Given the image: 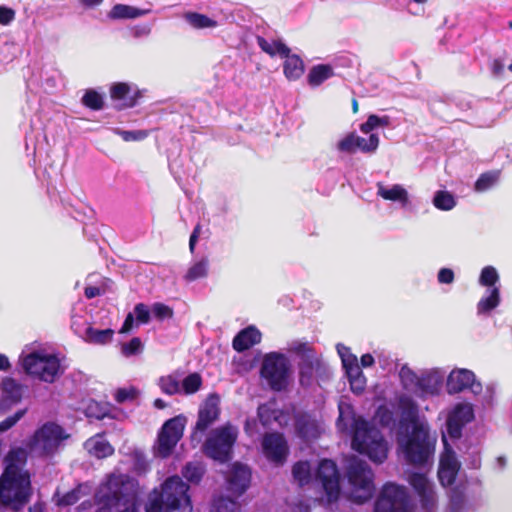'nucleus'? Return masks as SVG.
<instances>
[{
    "instance_id": "obj_1",
    "label": "nucleus",
    "mask_w": 512,
    "mask_h": 512,
    "mask_svg": "<svg viewBox=\"0 0 512 512\" xmlns=\"http://www.w3.org/2000/svg\"><path fill=\"white\" fill-rule=\"evenodd\" d=\"M399 406L402 418L398 445L409 464L423 465L434 453L436 438L431 436L428 424L419 419L418 406L413 399L401 397Z\"/></svg>"
},
{
    "instance_id": "obj_2",
    "label": "nucleus",
    "mask_w": 512,
    "mask_h": 512,
    "mask_svg": "<svg viewBox=\"0 0 512 512\" xmlns=\"http://www.w3.org/2000/svg\"><path fill=\"white\" fill-rule=\"evenodd\" d=\"M188 490L189 485L181 477H169L162 484L161 491H155L150 498L146 512H191Z\"/></svg>"
},
{
    "instance_id": "obj_3",
    "label": "nucleus",
    "mask_w": 512,
    "mask_h": 512,
    "mask_svg": "<svg viewBox=\"0 0 512 512\" xmlns=\"http://www.w3.org/2000/svg\"><path fill=\"white\" fill-rule=\"evenodd\" d=\"M351 445L375 463H383L388 455L387 442L381 431L362 417H353Z\"/></svg>"
},
{
    "instance_id": "obj_4",
    "label": "nucleus",
    "mask_w": 512,
    "mask_h": 512,
    "mask_svg": "<svg viewBox=\"0 0 512 512\" xmlns=\"http://www.w3.org/2000/svg\"><path fill=\"white\" fill-rule=\"evenodd\" d=\"M135 497L133 481L127 475H111L95 494V512H116Z\"/></svg>"
},
{
    "instance_id": "obj_5",
    "label": "nucleus",
    "mask_w": 512,
    "mask_h": 512,
    "mask_svg": "<svg viewBox=\"0 0 512 512\" xmlns=\"http://www.w3.org/2000/svg\"><path fill=\"white\" fill-rule=\"evenodd\" d=\"M33 494L30 476H15L8 470L0 476V507L20 512Z\"/></svg>"
},
{
    "instance_id": "obj_6",
    "label": "nucleus",
    "mask_w": 512,
    "mask_h": 512,
    "mask_svg": "<svg viewBox=\"0 0 512 512\" xmlns=\"http://www.w3.org/2000/svg\"><path fill=\"white\" fill-rule=\"evenodd\" d=\"M345 473L352 487V497L355 503L363 504L373 497L374 473L366 461L352 456L347 462Z\"/></svg>"
},
{
    "instance_id": "obj_7",
    "label": "nucleus",
    "mask_w": 512,
    "mask_h": 512,
    "mask_svg": "<svg viewBox=\"0 0 512 512\" xmlns=\"http://www.w3.org/2000/svg\"><path fill=\"white\" fill-rule=\"evenodd\" d=\"M238 430L227 423L213 429L202 445V452L219 463H227L233 457V447L237 441Z\"/></svg>"
},
{
    "instance_id": "obj_8",
    "label": "nucleus",
    "mask_w": 512,
    "mask_h": 512,
    "mask_svg": "<svg viewBox=\"0 0 512 512\" xmlns=\"http://www.w3.org/2000/svg\"><path fill=\"white\" fill-rule=\"evenodd\" d=\"M22 367L26 374L50 384L64 373L59 358L52 354L32 352L22 359Z\"/></svg>"
},
{
    "instance_id": "obj_9",
    "label": "nucleus",
    "mask_w": 512,
    "mask_h": 512,
    "mask_svg": "<svg viewBox=\"0 0 512 512\" xmlns=\"http://www.w3.org/2000/svg\"><path fill=\"white\" fill-rule=\"evenodd\" d=\"M374 512H414V504L404 486L388 482L375 500Z\"/></svg>"
},
{
    "instance_id": "obj_10",
    "label": "nucleus",
    "mask_w": 512,
    "mask_h": 512,
    "mask_svg": "<svg viewBox=\"0 0 512 512\" xmlns=\"http://www.w3.org/2000/svg\"><path fill=\"white\" fill-rule=\"evenodd\" d=\"M66 438L68 435L60 425L47 422L34 432L28 442V448L39 456H51Z\"/></svg>"
},
{
    "instance_id": "obj_11",
    "label": "nucleus",
    "mask_w": 512,
    "mask_h": 512,
    "mask_svg": "<svg viewBox=\"0 0 512 512\" xmlns=\"http://www.w3.org/2000/svg\"><path fill=\"white\" fill-rule=\"evenodd\" d=\"M289 370V361L284 354L270 352L263 358L260 375L273 391L280 392L288 385Z\"/></svg>"
},
{
    "instance_id": "obj_12",
    "label": "nucleus",
    "mask_w": 512,
    "mask_h": 512,
    "mask_svg": "<svg viewBox=\"0 0 512 512\" xmlns=\"http://www.w3.org/2000/svg\"><path fill=\"white\" fill-rule=\"evenodd\" d=\"M187 418L180 414L164 422L157 436L156 454L161 458L171 455L183 437Z\"/></svg>"
},
{
    "instance_id": "obj_13",
    "label": "nucleus",
    "mask_w": 512,
    "mask_h": 512,
    "mask_svg": "<svg viewBox=\"0 0 512 512\" xmlns=\"http://www.w3.org/2000/svg\"><path fill=\"white\" fill-rule=\"evenodd\" d=\"M288 351L300 358L298 363L299 382L302 386H309L312 383L314 372L319 370L322 362L316 356L312 344L302 341L291 343Z\"/></svg>"
},
{
    "instance_id": "obj_14",
    "label": "nucleus",
    "mask_w": 512,
    "mask_h": 512,
    "mask_svg": "<svg viewBox=\"0 0 512 512\" xmlns=\"http://www.w3.org/2000/svg\"><path fill=\"white\" fill-rule=\"evenodd\" d=\"M315 482L319 484L328 503L337 502L341 495L340 473L336 463L322 459L315 472Z\"/></svg>"
},
{
    "instance_id": "obj_15",
    "label": "nucleus",
    "mask_w": 512,
    "mask_h": 512,
    "mask_svg": "<svg viewBox=\"0 0 512 512\" xmlns=\"http://www.w3.org/2000/svg\"><path fill=\"white\" fill-rule=\"evenodd\" d=\"M221 413L219 397L211 394L199 408L198 418L191 434L192 441L200 442L201 435L219 418Z\"/></svg>"
},
{
    "instance_id": "obj_16",
    "label": "nucleus",
    "mask_w": 512,
    "mask_h": 512,
    "mask_svg": "<svg viewBox=\"0 0 512 512\" xmlns=\"http://www.w3.org/2000/svg\"><path fill=\"white\" fill-rule=\"evenodd\" d=\"M263 453L272 462L282 464L288 456V444L282 433H265L262 439Z\"/></svg>"
},
{
    "instance_id": "obj_17",
    "label": "nucleus",
    "mask_w": 512,
    "mask_h": 512,
    "mask_svg": "<svg viewBox=\"0 0 512 512\" xmlns=\"http://www.w3.org/2000/svg\"><path fill=\"white\" fill-rule=\"evenodd\" d=\"M227 490L239 497L248 489L251 482L250 469L241 463H234L227 475Z\"/></svg>"
},
{
    "instance_id": "obj_18",
    "label": "nucleus",
    "mask_w": 512,
    "mask_h": 512,
    "mask_svg": "<svg viewBox=\"0 0 512 512\" xmlns=\"http://www.w3.org/2000/svg\"><path fill=\"white\" fill-rule=\"evenodd\" d=\"M24 387L13 378L6 377L0 384V414L9 411L23 397Z\"/></svg>"
},
{
    "instance_id": "obj_19",
    "label": "nucleus",
    "mask_w": 512,
    "mask_h": 512,
    "mask_svg": "<svg viewBox=\"0 0 512 512\" xmlns=\"http://www.w3.org/2000/svg\"><path fill=\"white\" fill-rule=\"evenodd\" d=\"M460 465L452 450L446 449L441 456L438 468V478L443 486H451L457 477Z\"/></svg>"
},
{
    "instance_id": "obj_20",
    "label": "nucleus",
    "mask_w": 512,
    "mask_h": 512,
    "mask_svg": "<svg viewBox=\"0 0 512 512\" xmlns=\"http://www.w3.org/2000/svg\"><path fill=\"white\" fill-rule=\"evenodd\" d=\"M475 381V375L467 369L453 370L446 383V389L449 394H457L468 388H472Z\"/></svg>"
},
{
    "instance_id": "obj_21",
    "label": "nucleus",
    "mask_w": 512,
    "mask_h": 512,
    "mask_svg": "<svg viewBox=\"0 0 512 512\" xmlns=\"http://www.w3.org/2000/svg\"><path fill=\"white\" fill-rule=\"evenodd\" d=\"M294 427L298 437L303 440L319 437V427L316 420L308 413L300 412L294 417Z\"/></svg>"
},
{
    "instance_id": "obj_22",
    "label": "nucleus",
    "mask_w": 512,
    "mask_h": 512,
    "mask_svg": "<svg viewBox=\"0 0 512 512\" xmlns=\"http://www.w3.org/2000/svg\"><path fill=\"white\" fill-rule=\"evenodd\" d=\"M131 87L125 82L114 83L110 88V97L114 101H122L120 109L132 108L137 105L142 93L136 90L132 95Z\"/></svg>"
},
{
    "instance_id": "obj_23",
    "label": "nucleus",
    "mask_w": 512,
    "mask_h": 512,
    "mask_svg": "<svg viewBox=\"0 0 512 512\" xmlns=\"http://www.w3.org/2000/svg\"><path fill=\"white\" fill-rule=\"evenodd\" d=\"M261 341V333L254 326L240 330L232 340V347L237 352H244Z\"/></svg>"
},
{
    "instance_id": "obj_24",
    "label": "nucleus",
    "mask_w": 512,
    "mask_h": 512,
    "mask_svg": "<svg viewBox=\"0 0 512 512\" xmlns=\"http://www.w3.org/2000/svg\"><path fill=\"white\" fill-rule=\"evenodd\" d=\"M27 461L26 451L22 448H17L9 451L5 457V469L3 472L11 471L15 472V476H30L27 470H24V466Z\"/></svg>"
},
{
    "instance_id": "obj_25",
    "label": "nucleus",
    "mask_w": 512,
    "mask_h": 512,
    "mask_svg": "<svg viewBox=\"0 0 512 512\" xmlns=\"http://www.w3.org/2000/svg\"><path fill=\"white\" fill-rule=\"evenodd\" d=\"M84 446L90 455L98 459L107 458L114 453V447L103 438V434H96L89 438Z\"/></svg>"
},
{
    "instance_id": "obj_26",
    "label": "nucleus",
    "mask_w": 512,
    "mask_h": 512,
    "mask_svg": "<svg viewBox=\"0 0 512 512\" xmlns=\"http://www.w3.org/2000/svg\"><path fill=\"white\" fill-rule=\"evenodd\" d=\"M442 380L439 375L425 372L420 375L417 394L418 396L436 395L439 392Z\"/></svg>"
},
{
    "instance_id": "obj_27",
    "label": "nucleus",
    "mask_w": 512,
    "mask_h": 512,
    "mask_svg": "<svg viewBox=\"0 0 512 512\" xmlns=\"http://www.w3.org/2000/svg\"><path fill=\"white\" fill-rule=\"evenodd\" d=\"M335 75L334 68L330 64H317L311 67L307 75V83L315 88Z\"/></svg>"
},
{
    "instance_id": "obj_28",
    "label": "nucleus",
    "mask_w": 512,
    "mask_h": 512,
    "mask_svg": "<svg viewBox=\"0 0 512 512\" xmlns=\"http://www.w3.org/2000/svg\"><path fill=\"white\" fill-rule=\"evenodd\" d=\"M286 60L283 63V73L289 81H296L304 74V62L300 56L296 54H288L283 56Z\"/></svg>"
},
{
    "instance_id": "obj_29",
    "label": "nucleus",
    "mask_w": 512,
    "mask_h": 512,
    "mask_svg": "<svg viewBox=\"0 0 512 512\" xmlns=\"http://www.w3.org/2000/svg\"><path fill=\"white\" fill-rule=\"evenodd\" d=\"M256 41L260 49L271 57L276 55L288 56L291 52L290 48L281 40L269 42L262 36H257Z\"/></svg>"
},
{
    "instance_id": "obj_30",
    "label": "nucleus",
    "mask_w": 512,
    "mask_h": 512,
    "mask_svg": "<svg viewBox=\"0 0 512 512\" xmlns=\"http://www.w3.org/2000/svg\"><path fill=\"white\" fill-rule=\"evenodd\" d=\"M113 336L114 330L111 328L100 330L89 326L85 330L84 340L90 344L105 345L112 341Z\"/></svg>"
},
{
    "instance_id": "obj_31",
    "label": "nucleus",
    "mask_w": 512,
    "mask_h": 512,
    "mask_svg": "<svg viewBox=\"0 0 512 512\" xmlns=\"http://www.w3.org/2000/svg\"><path fill=\"white\" fill-rule=\"evenodd\" d=\"M377 193L385 200L399 201L404 205L408 203V193L406 189L399 184H395L391 188H385L383 185H379Z\"/></svg>"
},
{
    "instance_id": "obj_32",
    "label": "nucleus",
    "mask_w": 512,
    "mask_h": 512,
    "mask_svg": "<svg viewBox=\"0 0 512 512\" xmlns=\"http://www.w3.org/2000/svg\"><path fill=\"white\" fill-rule=\"evenodd\" d=\"M162 393L172 396L181 393L180 374L174 372L169 375L161 376L157 382Z\"/></svg>"
},
{
    "instance_id": "obj_33",
    "label": "nucleus",
    "mask_w": 512,
    "mask_h": 512,
    "mask_svg": "<svg viewBox=\"0 0 512 512\" xmlns=\"http://www.w3.org/2000/svg\"><path fill=\"white\" fill-rule=\"evenodd\" d=\"M210 261L208 257H202L194 262L187 270L184 279L187 282H193L208 276Z\"/></svg>"
},
{
    "instance_id": "obj_34",
    "label": "nucleus",
    "mask_w": 512,
    "mask_h": 512,
    "mask_svg": "<svg viewBox=\"0 0 512 512\" xmlns=\"http://www.w3.org/2000/svg\"><path fill=\"white\" fill-rule=\"evenodd\" d=\"M500 304V288L493 287L489 290V295L482 297L477 303L478 314H489Z\"/></svg>"
},
{
    "instance_id": "obj_35",
    "label": "nucleus",
    "mask_w": 512,
    "mask_h": 512,
    "mask_svg": "<svg viewBox=\"0 0 512 512\" xmlns=\"http://www.w3.org/2000/svg\"><path fill=\"white\" fill-rule=\"evenodd\" d=\"M399 377L403 388L413 394H417L420 375H417L407 364L399 371Z\"/></svg>"
},
{
    "instance_id": "obj_36",
    "label": "nucleus",
    "mask_w": 512,
    "mask_h": 512,
    "mask_svg": "<svg viewBox=\"0 0 512 512\" xmlns=\"http://www.w3.org/2000/svg\"><path fill=\"white\" fill-rule=\"evenodd\" d=\"M203 385L202 376L198 372L188 374L184 379H180L181 393L192 395L198 392Z\"/></svg>"
},
{
    "instance_id": "obj_37",
    "label": "nucleus",
    "mask_w": 512,
    "mask_h": 512,
    "mask_svg": "<svg viewBox=\"0 0 512 512\" xmlns=\"http://www.w3.org/2000/svg\"><path fill=\"white\" fill-rule=\"evenodd\" d=\"M292 475L299 486L307 485L312 478L311 466L308 461H298L292 467Z\"/></svg>"
},
{
    "instance_id": "obj_38",
    "label": "nucleus",
    "mask_w": 512,
    "mask_h": 512,
    "mask_svg": "<svg viewBox=\"0 0 512 512\" xmlns=\"http://www.w3.org/2000/svg\"><path fill=\"white\" fill-rule=\"evenodd\" d=\"M184 17L185 20L195 29L214 28L217 26V21L201 13L188 12Z\"/></svg>"
},
{
    "instance_id": "obj_39",
    "label": "nucleus",
    "mask_w": 512,
    "mask_h": 512,
    "mask_svg": "<svg viewBox=\"0 0 512 512\" xmlns=\"http://www.w3.org/2000/svg\"><path fill=\"white\" fill-rule=\"evenodd\" d=\"M281 411L275 409L270 403L260 404L257 408V416L259 421L264 427L272 424L273 421L278 420Z\"/></svg>"
},
{
    "instance_id": "obj_40",
    "label": "nucleus",
    "mask_w": 512,
    "mask_h": 512,
    "mask_svg": "<svg viewBox=\"0 0 512 512\" xmlns=\"http://www.w3.org/2000/svg\"><path fill=\"white\" fill-rule=\"evenodd\" d=\"M433 204L439 210L449 211L456 206V200L450 192L439 190L434 195Z\"/></svg>"
},
{
    "instance_id": "obj_41",
    "label": "nucleus",
    "mask_w": 512,
    "mask_h": 512,
    "mask_svg": "<svg viewBox=\"0 0 512 512\" xmlns=\"http://www.w3.org/2000/svg\"><path fill=\"white\" fill-rule=\"evenodd\" d=\"M204 471V467L201 463L188 462L182 469V475L189 482L198 484L204 475Z\"/></svg>"
},
{
    "instance_id": "obj_42",
    "label": "nucleus",
    "mask_w": 512,
    "mask_h": 512,
    "mask_svg": "<svg viewBox=\"0 0 512 512\" xmlns=\"http://www.w3.org/2000/svg\"><path fill=\"white\" fill-rule=\"evenodd\" d=\"M141 15V12L128 5L117 4L109 12V17L112 19H132Z\"/></svg>"
},
{
    "instance_id": "obj_43",
    "label": "nucleus",
    "mask_w": 512,
    "mask_h": 512,
    "mask_svg": "<svg viewBox=\"0 0 512 512\" xmlns=\"http://www.w3.org/2000/svg\"><path fill=\"white\" fill-rule=\"evenodd\" d=\"M355 140L357 151L360 150L363 153H373L379 146V137L376 134H370L369 138L365 139L355 133Z\"/></svg>"
},
{
    "instance_id": "obj_44",
    "label": "nucleus",
    "mask_w": 512,
    "mask_h": 512,
    "mask_svg": "<svg viewBox=\"0 0 512 512\" xmlns=\"http://www.w3.org/2000/svg\"><path fill=\"white\" fill-rule=\"evenodd\" d=\"M390 123L388 116L379 117L378 115L371 114L368 116L366 122L360 125V131L364 134L370 133L377 127H386Z\"/></svg>"
},
{
    "instance_id": "obj_45",
    "label": "nucleus",
    "mask_w": 512,
    "mask_h": 512,
    "mask_svg": "<svg viewBox=\"0 0 512 512\" xmlns=\"http://www.w3.org/2000/svg\"><path fill=\"white\" fill-rule=\"evenodd\" d=\"M82 103L91 110H101L104 106V100L100 93L93 89H89L82 97Z\"/></svg>"
},
{
    "instance_id": "obj_46",
    "label": "nucleus",
    "mask_w": 512,
    "mask_h": 512,
    "mask_svg": "<svg viewBox=\"0 0 512 512\" xmlns=\"http://www.w3.org/2000/svg\"><path fill=\"white\" fill-rule=\"evenodd\" d=\"M499 281V274L495 267L485 266L480 273L479 284L484 287L493 288L496 287V283Z\"/></svg>"
},
{
    "instance_id": "obj_47",
    "label": "nucleus",
    "mask_w": 512,
    "mask_h": 512,
    "mask_svg": "<svg viewBox=\"0 0 512 512\" xmlns=\"http://www.w3.org/2000/svg\"><path fill=\"white\" fill-rule=\"evenodd\" d=\"M241 505L230 497H220L214 503L212 512H240Z\"/></svg>"
},
{
    "instance_id": "obj_48",
    "label": "nucleus",
    "mask_w": 512,
    "mask_h": 512,
    "mask_svg": "<svg viewBox=\"0 0 512 512\" xmlns=\"http://www.w3.org/2000/svg\"><path fill=\"white\" fill-rule=\"evenodd\" d=\"M449 415L464 426L472 421L474 417L471 406L466 404L456 405V407Z\"/></svg>"
},
{
    "instance_id": "obj_49",
    "label": "nucleus",
    "mask_w": 512,
    "mask_h": 512,
    "mask_svg": "<svg viewBox=\"0 0 512 512\" xmlns=\"http://www.w3.org/2000/svg\"><path fill=\"white\" fill-rule=\"evenodd\" d=\"M347 355H342V364L345 369L346 375H355L361 373V368L358 365L357 357L351 353L349 347H343Z\"/></svg>"
},
{
    "instance_id": "obj_50",
    "label": "nucleus",
    "mask_w": 512,
    "mask_h": 512,
    "mask_svg": "<svg viewBox=\"0 0 512 512\" xmlns=\"http://www.w3.org/2000/svg\"><path fill=\"white\" fill-rule=\"evenodd\" d=\"M498 173L497 172H485L482 173L479 178L476 180L474 189L477 192H484L490 189L497 181Z\"/></svg>"
},
{
    "instance_id": "obj_51",
    "label": "nucleus",
    "mask_w": 512,
    "mask_h": 512,
    "mask_svg": "<svg viewBox=\"0 0 512 512\" xmlns=\"http://www.w3.org/2000/svg\"><path fill=\"white\" fill-rule=\"evenodd\" d=\"M408 482L416 493L424 492V490L432 486L425 474L417 472L409 475Z\"/></svg>"
},
{
    "instance_id": "obj_52",
    "label": "nucleus",
    "mask_w": 512,
    "mask_h": 512,
    "mask_svg": "<svg viewBox=\"0 0 512 512\" xmlns=\"http://www.w3.org/2000/svg\"><path fill=\"white\" fill-rule=\"evenodd\" d=\"M337 149L340 152L348 153V154H354L357 152V146H356V140H355V133L351 132L347 134L344 138H342L337 143Z\"/></svg>"
},
{
    "instance_id": "obj_53",
    "label": "nucleus",
    "mask_w": 512,
    "mask_h": 512,
    "mask_svg": "<svg viewBox=\"0 0 512 512\" xmlns=\"http://www.w3.org/2000/svg\"><path fill=\"white\" fill-rule=\"evenodd\" d=\"M143 349L142 341L139 337H133L129 342L121 346V353L125 357H130L140 353Z\"/></svg>"
},
{
    "instance_id": "obj_54",
    "label": "nucleus",
    "mask_w": 512,
    "mask_h": 512,
    "mask_svg": "<svg viewBox=\"0 0 512 512\" xmlns=\"http://www.w3.org/2000/svg\"><path fill=\"white\" fill-rule=\"evenodd\" d=\"M421 507L427 511L432 510L435 506V492L433 490V487H429L428 489L424 490V492L417 493Z\"/></svg>"
},
{
    "instance_id": "obj_55",
    "label": "nucleus",
    "mask_w": 512,
    "mask_h": 512,
    "mask_svg": "<svg viewBox=\"0 0 512 512\" xmlns=\"http://www.w3.org/2000/svg\"><path fill=\"white\" fill-rule=\"evenodd\" d=\"M27 413V408L16 411L13 415L8 416L6 419L0 422V432H5L11 429L16 423L24 417Z\"/></svg>"
},
{
    "instance_id": "obj_56",
    "label": "nucleus",
    "mask_w": 512,
    "mask_h": 512,
    "mask_svg": "<svg viewBox=\"0 0 512 512\" xmlns=\"http://www.w3.org/2000/svg\"><path fill=\"white\" fill-rule=\"evenodd\" d=\"M351 390L356 394H361L365 390L366 379L363 372L355 375H347Z\"/></svg>"
},
{
    "instance_id": "obj_57",
    "label": "nucleus",
    "mask_w": 512,
    "mask_h": 512,
    "mask_svg": "<svg viewBox=\"0 0 512 512\" xmlns=\"http://www.w3.org/2000/svg\"><path fill=\"white\" fill-rule=\"evenodd\" d=\"M134 317L138 325L147 324L150 321V310L144 303H138L134 307Z\"/></svg>"
},
{
    "instance_id": "obj_58",
    "label": "nucleus",
    "mask_w": 512,
    "mask_h": 512,
    "mask_svg": "<svg viewBox=\"0 0 512 512\" xmlns=\"http://www.w3.org/2000/svg\"><path fill=\"white\" fill-rule=\"evenodd\" d=\"M447 433L452 439H458L462 435L464 425L448 415L446 422Z\"/></svg>"
},
{
    "instance_id": "obj_59",
    "label": "nucleus",
    "mask_w": 512,
    "mask_h": 512,
    "mask_svg": "<svg viewBox=\"0 0 512 512\" xmlns=\"http://www.w3.org/2000/svg\"><path fill=\"white\" fill-rule=\"evenodd\" d=\"M118 134L121 136V138L126 141H141L144 140L148 136V132L145 130H120Z\"/></svg>"
},
{
    "instance_id": "obj_60",
    "label": "nucleus",
    "mask_w": 512,
    "mask_h": 512,
    "mask_svg": "<svg viewBox=\"0 0 512 512\" xmlns=\"http://www.w3.org/2000/svg\"><path fill=\"white\" fill-rule=\"evenodd\" d=\"M80 499V489H72L64 494L59 500V506H71L78 502Z\"/></svg>"
},
{
    "instance_id": "obj_61",
    "label": "nucleus",
    "mask_w": 512,
    "mask_h": 512,
    "mask_svg": "<svg viewBox=\"0 0 512 512\" xmlns=\"http://www.w3.org/2000/svg\"><path fill=\"white\" fill-rule=\"evenodd\" d=\"M152 311L154 316L160 320L173 316V310L163 303H155L152 307Z\"/></svg>"
},
{
    "instance_id": "obj_62",
    "label": "nucleus",
    "mask_w": 512,
    "mask_h": 512,
    "mask_svg": "<svg viewBox=\"0 0 512 512\" xmlns=\"http://www.w3.org/2000/svg\"><path fill=\"white\" fill-rule=\"evenodd\" d=\"M135 396L136 392L134 390L120 388L116 391L114 399L117 403L122 404L127 400H133Z\"/></svg>"
},
{
    "instance_id": "obj_63",
    "label": "nucleus",
    "mask_w": 512,
    "mask_h": 512,
    "mask_svg": "<svg viewBox=\"0 0 512 512\" xmlns=\"http://www.w3.org/2000/svg\"><path fill=\"white\" fill-rule=\"evenodd\" d=\"M15 18V11L6 6H0V24L8 25Z\"/></svg>"
},
{
    "instance_id": "obj_64",
    "label": "nucleus",
    "mask_w": 512,
    "mask_h": 512,
    "mask_svg": "<svg viewBox=\"0 0 512 512\" xmlns=\"http://www.w3.org/2000/svg\"><path fill=\"white\" fill-rule=\"evenodd\" d=\"M437 279L441 284H451L454 281V272L450 268H441L438 272Z\"/></svg>"
}]
</instances>
